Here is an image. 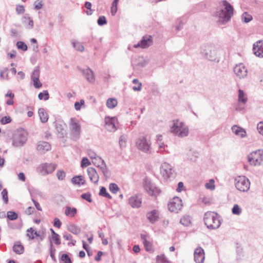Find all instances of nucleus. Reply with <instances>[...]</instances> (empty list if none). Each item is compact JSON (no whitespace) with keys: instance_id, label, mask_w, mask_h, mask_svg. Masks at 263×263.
<instances>
[{"instance_id":"f257e3e1","label":"nucleus","mask_w":263,"mask_h":263,"mask_svg":"<svg viewBox=\"0 0 263 263\" xmlns=\"http://www.w3.org/2000/svg\"><path fill=\"white\" fill-rule=\"evenodd\" d=\"M219 8L216 12V15L219 18V22L224 24L229 21L233 15L234 8L227 1L223 0L219 2Z\"/></svg>"},{"instance_id":"f03ea898","label":"nucleus","mask_w":263,"mask_h":263,"mask_svg":"<svg viewBox=\"0 0 263 263\" xmlns=\"http://www.w3.org/2000/svg\"><path fill=\"white\" fill-rule=\"evenodd\" d=\"M203 219L205 224L210 229H218L221 224L219 216L214 212H206L204 214Z\"/></svg>"},{"instance_id":"7ed1b4c3","label":"nucleus","mask_w":263,"mask_h":263,"mask_svg":"<svg viewBox=\"0 0 263 263\" xmlns=\"http://www.w3.org/2000/svg\"><path fill=\"white\" fill-rule=\"evenodd\" d=\"M171 131L175 136L180 138L187 136L189 133L188 127L178 120L174 121V124L171 127Z\"/></svg>"},{"instance_id":"20e7f679","label":"nucleus","mask_w":263,"mask_h":263,"mask_svg":"<svg viewBox=\"0 0 263 263\" xmlns=\"http://www.w3.org/2000/svg\"><path fill=\"white\" fill-rule=\"evenodd\" d=\"M28 139V134L23 129H18L13 134L12 137V145L18 147L23 146Z\"/></svg>"},{"instance_id":"39448f33","label":"nucleus","mask_w":263,"mask_h":263,"mask_svg":"<svg viewBox=\"0 0 263 263\" xmlns=\"http://www.w3.org/2000/svg\"><path fill=\"white\" fill-rule=\"evenodd\" d=\"M69 129L73 139L78 140L80 136L81 126L78 119L76 118H71L69 121Z\"/></svg>"},{"instance_id":"423d86ee","label":"nucleus","mask_w":263,"mask_h":263,"mask_svg":"<svg viewBox=\"0 0 263 263\" xmlns=\"http://www.w3.org/2000/svg\"><path fill=\"white\" fill-rule=\"evenodd\" d=\"M151 142L145 137H140L137 139L136 145L137 148L143 153L151 154L152 152Z\"/></svg>"},{"instance_id":"0eeeda50","label":"nucleus","mask_w":263,"mask_h":263,"mask_svg":"<svg viewBox=\"0 0 263 263\" xmlns=\"http://www.w3.org/2000/svg\"><path fill=\"white\" fill-rule=\"evenodd\" d=\"M248 161L254 166L261 165L263 163V150L258 149L253 152L248 156Z\"/></svg>"},{"instance_id":"6e6552de","label":"nucleus","mask_w":263,"mask_h":263,"mask_svg":"<svg viewBox=\"0 0 263 263\" xmlns=\"http://www.w3.org/2000/svg\"><path fill=\"white\" fill-rule=\"evenodd\" d=\"M236 189L240 192H247L250 189V182L245 176H238L235 179Z\"/></svg>"},{"instance_id":"1a4fd4ad","label":"nucleus","mask_w":263,"mask_h":263,"mask_svg":"<svg viewBox=\"0 0 263 263\" xmlns=\"http://www.w3.org/2000/svg\"><path fill=\"white\" fill-rule=\"evenodd\" d=\"M182 207V200L178 197H174L168 203V210L172 212L178 213Z\"/></svg>"},{"instance_id":"9d476101","label":"nucleus","mask_w":263,"mask_h":263,"mask_svg":"<svg viewBox=\"0 0 263 263\" xmlns=\"http://www.w3.org/2000/svg\"><path fill=\"white\" fill-rule=\"evenodd\" d=\"M174 171L172 166L166 162L163 163L160 167V172L164 179H168L173 175Z\"/></svg>"},{"instance_id":"9b49d317","label":"nucleus","mask_w":263,"mask_h":263,"mask_svg":"<svg viewBox=\"0 0 263 263\" xmlns=\"http://www.w3.org/2000/svg\"><path fill=\"white\" fill-rule=\"evenodd\" d=\"M117 118L115 117L105 118V128L109 132H114L117 130L116 124L117 123Z\"/></svg>"},{"instance_id":"f8f14e48","label":"nucleus","mask_w":263,"mask_h":263,"mask_svg":"<svg viewBox=\"0 0 263 263\" xmlns=\"http://www.w3.org/2000/svg\"><path fill=\"white\" fill-rule=\"evenodd\" d=\"M233 71L236 76L239 79H243L248 74L247 69L242 63L236 65L234 67Z\"/></svg>"},{"instance_id":"ddd939ff","label":"nucleus","mask_w":263,"mask_h":263,"mask_svg":"<svg viewBox=\"0 0 263 263\" xmlns=\"http://www.w3.org/2000/svg\"><path fill=\"white\" fill-rule=\"evenodd\" d=\"M143 185L145 190L149 195L156 196L159 194V190L151 181L145 180Z\"/></svg>"},{"instance_id":"4468645a","label":"nucleus","mask_w":263,"mask_h":263,"mask_svg":"<svg viewBox=\"0 0 263 263\" xmlns=\"http://www.w3.org/2000/svg\"><path fill=\"white\" fill-rule=\"evenodd\" d=\"M57 165L53 163H45L39 167L40 169V173L43 175H47L52 173L56 168Z\"/></svg>"},{"instance_id":"2eb2a0df","label":"nucleus","mask_w":263,"mask_h":263,"mask_svg":"<svg viewBox=\"0 0 263 263\" xmlns=\"http://www.w3.org/2000/svg\"><path fill=\"white\" fill-rule=\"evenodd\" d=\"M153 43V40L151 36H144L142 40L137 44L134 45V47L137 48H146L149 47Z\"/></svg>"},{"instance_id":"dca6fc26","label":"nucleus","mask_w":263,"mask_h":263,"mask_svg":"<svg viewBox=\"0 0 263 263\" xmlns=\"http://www.w3.org/2000/svg\"><path fill=\"white\" fill-rule=\"evenodd\" d=\"M77 68L83 74L88 82L90 83H93L95 82V78L94 73L89 68L83 69L79 67H77Z\"/></svg>"},{"instance_id":"f3484780","label":"nucleus","mask_w":263,"mask_h":263,"mask_svg":"<svg viewBox=\"0 0 263 263\" xmlns=\"http://www.w3.org/2000/svg\"><path fill=\"white\" fill-rule=\"evenodd\" d=\"M194 256L196 263H203L205 254L204 250L201 247H198L195 250Z\"/></svg>"},{"instance_id":"a211bd4d","label":"nucleus","mask_w":263,"mask_h":263,"mask_svg":"<svg viewBox=\"0 0 263 263\" xmlns=\"http://www.w3.org/2000/svg\"><path fill=\"white\" fill-rule=\"evenodd\" d=\"M55 129L58 135L60 138L64 137L67 135L66 125L63 121H58L55 123Z\"/></svg>"},{"instance_id":"6ab92c4d","label":"nucleus","mask_w":263,"mask_h":263,"mask_svg":"<svg viewBox=\"0 0 263 263\" xmlns=\"http://www.w3.org/2000/svg\"><path fill=\"white\" fill-rule=\"evenodd\" d=\"M253 51L254 54L260 58H263V41H257L253 44Z\"/></svg>"},{"instance_id":"aec40b11","label":"nucleus","mask_w":263,"mask_h":263,"mask_svg":"<svg viewBox=\"0 0 263 263\" xmlns=\"http://www.w3.org/2000/svg\"><path fill=\"white\" fill-rule=\"evenodd\" d=\"M128 203L134 208H138L141 206L142 198L140 195H135L130 197L128 199Z\"/></svg>"},{"instance_id":"412c9836","label":"nucleus","mask_w":263,"mask_h":263,"mask_svg":"<svg viewBox=\"0 0 263 263\" xmlns=\"http://www.w3.org/2000/svg\"><path fill=\"white\" fill-rule=\"evenodd\" d=\"M37 151L41 154H45L51 149L50 144L46 141H39L36 146Z\"/></svg>"},{"instance_id":"4be33fe9","label":"nucleus","mask_w":263,"mask_h":263,"mask_svg":"<svg viewBox=\"0 0 263 263\" xmlns=\"http://www.w3.org/2000/svg\"><path fill=\"white\" fill-rule=\"evenodd\" d=\"M87 172L90 180L95 184L98 182L99 177L96 170L91 167H89L87 170Z\"/></svg>"},{"instance_id":"5701e85b","label":"nucleus","mask_w":263,"mask_h":263,"mask_svg":"<svg viewBox=\"0 0 263 263\" xmlns=\"http://www.w3.org/2000/svg\"><path fill=\"white\" fill-rule=\"evenodd\" d=\"M146 218L151 223H155L159 218V213L157 210H153L146 214Z\"/></svg>"},{"instance_id":"b1692460","label":"nucleus","mask_w":263,"mask_h":263,"mask_svg":"<svg viewBox=\"0 0 263 263\" xmlns=\"http://www.w3.org/2000/svg\"><path fill=\"white\" fill-rule=\"evenodd\" d=\"M232 130L236 135L241 138H244L247 136L245 129L237 125L233 126L232 127Z\"/></svg>"},{"instance_id":"393cba45","label":"nucleus","mask_w":263,"mask_h":263,"mask_svg":"<svg viewBox=\"0 0 263 263\" xmlns=\"http://www.w3.org/2000/svg\"><path fill=\"white\" fill-rule=\"evenodd\" d=\"M203 54L204 58L210 61H214L216 59V51L215 49L209 50L205 52H203Z\"/></svg>"},{"instance_id":"a878e982","label":"nucleus","mask_w":263,"mask_h":263,"mask_svg":"<svg viewBox=\"0 0 263 263\" xmlns=\"http://www.w3.org/2000/svg\"><path fill=\"white\" fill-rule=\"evenodd\" d=\"M38 114L40 116V120L42 123H46L47 122L48 120V115L44 108H40L38 110Z\"/></svg>"},{"instance_id":"bb28decb","label":"nucleus","mask_w":263,"mask_h":263,"mask_svg":"<svg viewBox=\"0 0 263 263\" xmlns=\"http://www.w3.org/2000/svg\"><path fill=\"white\" fill-rule=\"evenodd\" d=\"M67 230L71 233L75 234L78 235L81 233V228L74 224H69L67 226Z\"/></svg>"},{"instance_id":"cd10ccee","label":"nucleus","mask_w":263,"mask_h":263,"mask_svg":"<svg viewBox=\"0 0 263 263\" xmlns=\"http://www.w3.org/2000/svg\"><path fill=\"white\" fill-rule=\"evenodd\" d=\"M23 23L26 25L28 29H32L33 27L34 23L33 20L27 15L23 17Z\"/></svg>"},{"instance_id":"c85d7f7f","label":"nucleus","mask_w":263,"mask_h":263,"mask_svg":"<svg viewBox=\"0 0 263 263\" xmlns=\"http://www.w3.org/2000/svg\"><path fill=\"white\" fill-rule=\"evenodd\" d=\"M141 239L142 240L143 243L145 247L146 251H149L152 250V246L151 243L147 239L146 236L144 234H141Z\"/></svg>"},{"instance_id":"c756f323","label":"nucleus","mask_w":263,"mask_h":263,"mask_svg":"<svg viewBox=\"0 0 263 263\" xmlns=\"http://www.w3.org/2000/svg\"><path fill=\"white\" fill-rule=\"evenodd\" d=\"M24 247L20 242H16L13 247V251L17 254H23L24 252Z\"/></svg>"},{"instance_id":"7c9ffc66","label":"nucleus","mask_w":263,"mask_h":263,"mask_svg":"<svg viewBox=\"0 0 263 263\" xmlns=\"http://www.w3.org/2000/svg\"><path fill=\"white\" fill-rule=\"evenodd\" d=\"M102 171V173L103 174V175L106 179L109 178L110 177V173L106 165L105 162L102 164L101 165L98 166Z\"/></svg>"},{"instance_id":"2f4dec72","label":"nucleus","mask_w":263,"mask_h":263,"mask_svg":"<svg viewBox=\"0 0 263 263\" xmlns=\"http://www.w3.org/2000/svg\"><path fill=\"white\" fill-rule=\"evenodd\" d=\"M71 182L74 184H84L85 180L82 176H77L71 179Z\"/></svg>"},{"instance_id":"473e14b6","label":"nucleus","mask_w":263,"mask_h":263,"mask_svg":"<svg viewBox=\"0 0 263 263\" xmlns=\"http://www.w3.org/2000/svg\"><path fill=\"white\" fill-rule=\"evenodd\" d=\"M77 213V209L75 208H71L67 206L65 209V214L67 216L74 217Z\"/></svg>"},{"instance_id":"72a5a7b5","label":"nucleus","mask_w":263,"mask_h":263,"mask_svg":"<svg viewBox=\"0 0 263 263\" xmlns=\"http://www.w3.org/2000/svg\"><path fill=\"white\" fill-rule=\"evenodd\" d=\"M248 99L245 97V94L242 90H238V102L242 104H245L247 102Z\"/></svg>"},{"instance_id":"f704fd0d","label":"nucleus","mask_w":263,"mask_h":263,"mask_svg":"<svg viewBox=\"0 0 263 263\" xmlns=\"http://www.w3.org/2000/svg\"><path fill=\"white\" fill-rule=\"evenodd\" d=\"M180 222L184 226H189L191 224V217L189 215H185L180 219Z\"/></svg>"},{"instance_id":"c9c22d12","label":"nucleus","mask_w":263,"mask_h":263,"mask_svg":"<svg viewBox=\"0 0 263 263\" xmlns=\"http://www.w3.org/2000/svg\"><path fill=\"white\" fill-rule=\"evenodd\" d=\"M117 101L114 98H109L106 101V106L109 108H114L117 105Z\"/></svg>"},{"instance_id":"e433bc0d","label":"nucleus","mask_w":263,"mask_h":263,"mask_svg":"<svg viewBox=\"0 0 263 263\" xmlns=\"http://www.w3.org/2000/svg\"><path fill=\"white\" fill-rule=\"evenodd\" d=\"M127 136L126 135H121L119 138V143L121 149L124 148L126 146Z\"/></svg>"},{"instance_id":"4c0bfd02","label":"nucleus","mask_w":263,"mask_h":263,"mask_svg":"<svg viewBox=\"0 0 263 263\" xmlns=\"http://www.w3.org/2000/svg\"><path fill=\"white\" fill-rule=\"evenodd\" d=\"M119 0H114L112 3L110 12L112 15H115L118 10V4Z\"/></svg>"},{"instance_id":"58836bf2","label":"nucleus","mask_w":263,"mask_h":263,"mask_svg":"<svg viewBox=\"0 0 263 263\" xmlns=\"http://www.w3.org/2000/svg\"><path fill=\"white\" fill-rule=\"evenodd\" d=\"M241 19L243 22L247 23L252 20L253 17L248 12H244L241 15Z\"/></svg>"},{"instance_id":"ea45409f","label":"nucleus","mask_w":263,"mask_h":263,"mask_svg":"<svg viewBox=\"0 0 263 263\" xmlns=\"http://www.w3.org/2000/svg\"><path fill=\"white\" fill-rule=\"evenodd\" d=\"M73 48L77 51L82 52L84 50V47L83 45L79 42H72Z\"/></svg>"},{"instance_id":"a19ab883","label":"nucleus","mask_w":263,"mask_h":263,"mask_svg":"<svg viewBox=\"0 0 263 263\" xmlns=\"http://www.w3.org/2000/svg\"><path fill=\"white\" fill-rule=\"evenodd\" d=\"M99 195L108 199H111L112 198L111 196L107 192L106 188L103 186L100 188Z\"/></svg>"},{"instance_id":"79ce46f5","label":"nucleus","mask_w":263,"mask_h":263,"mask_svg":"<svg viewBox=\"0 0 263 263\" xmlns=\"http://www.w3.org/2000/svg\"><path fill=\"white\" fill-rule=\"evenodd\" d=\"M157 262L158 263H171L164 254L157 256Z\"/></svg>"},{"instance_id":"37998d69","label":"nucleus","mask_w":263,"mask_h":263,"mask_svg":"<svg viewBox=\"0 0 263 263\" xmlns=\"http://www.w3.org/2000/svg\"><path fill=\"white\" fill-rule=\"evenodd\" d=\"M39 99L41 100L44 99V100L46 101L49 99V93L47 90H44L42 92H40L38 95Z\"/></svg>"},{"instance_id":"c03bdc74","label":"nucleus","mask_w":263,"mask_h":263,"mask_svg":"<svg viewBox=\"0 0 263 263\" xmlns=\"http://www.w3.org/2000/svg\"><path fill=\"white\" fill-rule=\"evenodd\" d=\"M104 162H105L104 160L103 159H102V158L99 156H97L96 158H95L92 160V163L97 167L99 166L100 165H101L102 164H103Z\"/></svg>"},{"instance_id":"a18cd8bd","label":"nucleus","mask_w":263,"mask_h":263,"mask_svg":"<svg viewBox=\"0 0 263 263\" xmlns=\"http://www.w3.org/2000/svg\"><path fill=\"white\" fill-rule=\"evenodd\" d=\"M110 191L113 194H116L119 190L118 186L114 183H110L109 185Z\"/></svg>"},{"instance_id":"49530a36","label":"nucleus","mask_w":263,"mask_h":263,"mask_svg":"<svg viewBox=\"0 0 263 263\" xmlns=\"http://www.w3.org/2000/svg\"><path fill=\"white\" fill-rule=\"evenodd\" d=\"M7 217L11 220H14L17 218L18 215L16 213L12 211H8L7 212Z\"/></svg>"},{"instance_id":"de8ad7c7","label":"nucleus","mask_w":263,"mask_h":263,"mask_svg":"<svg viewBox=\"0 0 263 263\" xmlns=\"http://www.w3.org/2000/svg\"><path fill=\"white\" fill-rule=\"evenodd\" d=\"M16 46L17 47L20 49H22L23 51L27 50L28 47L27 45L23 42L18 41L16 43Z\"/></svg>"},{"instance_id":"09e8293b","label":"nucleus","mask_w":263,"mask_h":263,"mask_svg":"<svg viewBox=\"0 0 263 263\" xmlns=\"http://www.w3.org/2000/svg\"><path fill=\"white\" fill-rule=\"evenodd\" d=\"M40 71L38 68H36L33 71L32 75L31 76V79H35L36 80H38L40 77Z\"/></svg>"},{"instance_id":"8fccbe9b","label":"nucleus","mask_w":263,"mask_h":263,"mask_svg":"<svg viewBox=\"0 0 263 263\" xmlns=\"http://www.w3.org/2000/svg\"><path fill=\"white\" fill-rule=\"evenodd\" d=\"M66 173L64 171L58 170L57 172V176L59 180H63L65 178Z\"/></svg>"},{"instance_id":"3c124183","label":"nucleus","mask_w":263,"mask_h":263,"mask_svg":"<svg viewBox=\"0 0 263 263\" xmlns=\"http://www.w3.org/2000/svg\"><path fill=\"white\" fill-rule=\"evenodd\" d=\"M232 213L235 215H239L241 213V209L238 204H235L232 208Z\"/></svg>"},{"instance_id":"603ef678","label":"nucleus","mask_w":263,"mask_h":263,"mask_svg":"<svg viewBox=\"0 0 263 263\" xmlns=\"http://www.w3.org/2000/svg\"><path fill=\"white\" fill-rule=\"evenodd\" d=\"M3 199L5 204L8 202V192L6 189H4L1 193Z\"/></svg>"},{"instance_id":"864d4df0","label":"nucleus","mask_w":263,"mask_h":263,"mask_svg":"<svg viewBox=\"0 0 263 263\" xmlns=\"http://www.w3.org/2000/svg\"><path fill=\"white\" fill-rule=\"evenodd\" d=\"M214 182H215L213 179H211L209 182H208L205 184V187L207 189L213 190L215 189Z\"/></svg>"},{"instance_id":"5fc2aeb1","label":"nucleus","mask_w":263,"mask_h":263,"mask_svg":"<svg viewBox=\"0 0 263 263\" xmlns=\"http://www.w3.org/2000/svg\"><path fill=\"white\" fill-rule=\"evenodd\" d=\"M61 260L64 261V263H72L70 258L66 254H64L62 255Z\"/></svg>"},{"instance_id":"6e6d98bb","label":"nucleus","mask_w":263,"mask_h":263,"mask_svg":"<svg viewBox=\"0 0 263 263\" xmlns=\"http://www.w3.org/2000/svg\"><path fill=\"white\" fill-rule=\"evenodd\" d=\"M33 5H34L35 9L39 10L42 8V7L43 6V3L42 1L37 0L34 2Z\"/></svg>"},{"instance_id":"4d7b16f0","label":"nucleus","mask_w":263,"mask_h":263,"mask_svg":"<svg viewBox=\"0 0 263 263\" xmlns=\"http://www.w3.org/2000/svg\"><path fill=\"white\" fill-rule=\"evenodd\" d=\"M63 238L65 240L72 241V245L73 246L75 245L76 241L72 239V236L71 234H68V233H65L63 235Z\"/></svg>"},{"instance_id":"13d9d810","label":"nucleus","mask_w":263,"mask_h":263,"mask_svg":"<svg viewBox=\"0 0 263 263\" xmlns=\"http://www.w3.org/2000/svg\"><path fill=\"white\" fill-rule=\"evenodd\" d=\"M50 256L51 257V258H52V259L53 260V261L55 262L56 261V258H55V249H53L52 248V242L51 241L50 242Z\"/></svg>"},{"instance_id":"bf43d9fd","label":"nucleus","mask_w":263,"mask_h":263,"mask_svg":"<svg viewBox=\"0 0 263 263\" xmlns=\"http://www.w3.org/2000/svg\"><path fill=\"white\" fill-rule=\"evenodd\" d=\"M99 25L102 26L107 23L106 17L104 16H101L99 17L97 21Z\"/></svg>"},{"instance_id":"052dcab7","label":"nucleus","mask_w":263,"mask_h":263,"mask_svg":"<svg viewBox=\"0 0 263 263\" xmlns=\"http://www.w3.org/2000/svg\"><path fill=\"white\" fill-rule=\"evenodd\" d=\"M27 236L29 238V239H33L34 238V231L33 229V228H30L29 229H28L27 230Z\"/></svg>"},{"instance_id":"680f3d73","label":"nucleus","mask_w":263,"mask_h":263,"mask_svg":"<svg viewBox=\"0 0 263 263\" xmlns=\"http://www.w3.org/2000/svg\"><path fill=\"white\" fill-rule=\"evenodd\" d=\"M12 120L9 116H5L3 117L1 120V122L2 124H6L11 122Z\"/></svg>"},{"instance_id":"e2e57ef3","label":"nucleus","mask_w":263,"mask_h":263,"mask_svg":"<svg viewBox=\"0 0 263 263\" xmlns=\"http://www.w3.org/2000/svg\"><path fill=\"white\" fill-rule=\"evenodd\" d=\"M30 194L32 198H33V195H37L40 196H42V193L37 189H33L29 191Z\"/></svg>"},{"instance_id":"0e129e2a","label":"nucleus","mask_w":263,"mask_h":263,"mask_svg":"<svg viewBox=\"0 0 263 263\" xmlns=\"http://www.w3.org/2000/svg\"><path fill=\"white\" fill-rule=\"evenodd\" d=\"M90 164V162H89V160L86 158L84 157L81 161V167H86L87 166L89 165Z\"/></svg>"},{"instance_id":"69168bd1","label":"nucleus","mask_w":263,"mask_h":263,"mask_svg":"<svg viewBox=\"0 0 263 263\" xmlns=\"http://www.w3.org/2000/svg\"><path fill=\"white\" fill-rule=\"evenodd\" d=\"M81 196L82 199H85L89 202H91V195L89 193L83 194Z\"/></svg>"},{"instance_id":"338daca9","label":"nucleus","mask_w":263,"mask_h":263,"mask_svg":"<svg viewBox=\"0 0 263 263\" xmlns=\"http://www.w3.org/2000/svg\"><path fill=\"white\" fill-rule=\"evenodd\" d=\"M16 11L17 14H23L25 12V8L23 5H18L16 6Z\"/></svg>"},{"instance_id":"774afa93","label":"nucleus","mask_w":263,"mask_h":263,"mask_svg":"<svg viewBox=\"0 0 263 263\" xmlns=\"http://www.w3.org/2000/svg\"><path fill=\"white\" fill-rule=\"evenodd\" d=\"M258 132L263 136V122H259L257 126Z\"/></svg>"}]
</instances>
